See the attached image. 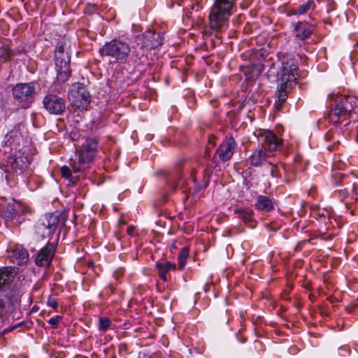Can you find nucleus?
I'll return each mask as SVG.
<instances>
[{"label": "nucleus", "mask_w": 358, "mask_h": 358, "mask_svg": "<svg viewBox=\"0 0 358 358\" xmlns=\"http://www.w3.org/2000/svg\"><path fill=\"white\" fill-rule=\"evenodd\" d=\"M255 206L257 209L264 211H269L273 208V203L270 199L264 196H259L257 198Z\"/></svg>", "instance_id": "nucleus-21"}, {"label": "nucleus", "mask_w": 358, "mask_h": 358, "mask_svg": "<svg viewBox=\"0 0 358 358\" xmlns=\"http://www.w3.org/2000/svg\"><path fill=\"white\" fill-rule=\"evenodd\" d=\"M210 148H206V155L208 156H210V154H209V150H210Z\"/></svg>", "instance_id": "nucleus-35"}, {"label": "nucleus", "mask_w": 358, "mask_h": 358, "mask_svg": "<svg viewBox=\"0 0 358 358\" xmlns=\"http://www.w3.org/2000/svg\"><path fill=\"white\" fill-rule=\"evenodd\" d=\"M69 99L76 108L83 110H87L90 103V95L86 87L82 83L71 85L69 91Z\"/></svg>", "instance_id": "nucleus-8"}, {"label": "nucleus", "mask_w": 358, "mask_h": 358, "mask_svg": "<svg viewBox=\"0 0 358 358\" xmlns=\"http://www.w3.org/2000/svg\"><path fill=\"white\" fill-rule=\"evenodd\" d=\"M164 41V36L162 33H157L154 31L148 30L141 35L136 37V42L139 46L140 50H134L133 55L139 59L145 55L144 48L153 49L160 46Z\"/></svg>", "instance_id": "nucleus-6"}, {"label": "nucleus", "mask_w": 358, "mask_h": 358, "mask_svg": "<svg viewBox=\"0 0 358 358\" xmlns=\"http://www.w3.org/2000/svg\"><path fill=\"white\" fill-rule=\"evenodd\" d=\"M236 146V141L234 138H229L224 141L216 150V155L220 160L226 162L229 160L233 154Z\"/></svg>", "instance_id": "nucleus-14"}, {"label": "nucleus", "mask_w": 358, "mask_h": 358, "mask_svg": "<svg viewBox=\"0 0 358 358\" xmlns=\"http://www.w3.org/2000/svg\"><path fill=\"white\" fill-rule=\"evenodd\" d=\"M35 93L34 85L32 83H19L13 89V95L14 98L23 103L24 106H28V104L33 100Z\"/></svg>", "instance_id": "nucleus-11"}, {"label": "nucleus", "mask_w": 358, "mask_h": 358, "mask_svg": "<svg viewBox=\"0 0 358 358\" xmlns=\"http://www.w3.org/2000/svg\"><path fill=\"white\" fill-rule=\"evenodd\" d=\"M12 258L17 264H22L28 260L29 255L26 250L17 247L12 250Z\"/></svg>", "instance_id": "nucleus-19"}, {"label": "nucleus", "mask_w": 358, "mask_h": 358, "mask_svg": "<svg viewBox=\"0 0 358 358\" xmlns=\"http://www.w3.org/2000/svg\"><path fill=\"white\" fill-rule=\"evenodd\" d=\"M327 137L328 138H330V135H329V134H327Z\"/></svg>", "instance_id": "nucleus-37"}, {"label": "nucleus", "mask_w": 358, "mask_h": 358, "mask_svg": "<svg viewBox=\"0 0 358 358\" xmlns=\"http://www.w3.org/2000/svg\"><path fill=\"white\" fill-rule=\"evenodd\" d=\"M355 100L353 98L345 96H336L334 100V106L329 112V121L336 124L338 117L350 114L354 110Z\"/></svg>", "instance_id": "nucleus-10"}, {"label": "nucleus", "mask_w": 358, "mask_h": 358, "mask_svg": "<svg viewBox=\"0 0 358 358\" xmlns=\"http://www.w3.org/2000/svg\"><path fill=\"white\" fill-rule=\"evenodd\" d=\"M57 79L64 83L71 75L69 46L64 42H60L55 50V55Z\"/></svg>", "instance_id": "nucleus-4"}, {"label": "nucleus", "mask_w": 358, "mask_h": 358, "mask_svg": "<svg viewBox=\"0 0 358 358\" xmlns=\"http://www.w3.org/2000/svg\"><path fill=\"white\" fill-rule=\"evenodd\" d=\"M64 222L63 215L59 211L42 215L36 224V232L43 238L52 236L60 222Z\"/></svg>", "instance_id": "nucleus-5"}, {"label": "nucleus", "mask_w": 358, "mask_h": 358, "mask_svg": "<svg viewBox=\"0 0 358 358\" xmlns=\"http://www.w3.org/2000/svg\"><path fill=\"white\" fill-rule=\"evenodd\" d=\"M8 162L10 164L13 170H16L17 169H23L24 168L27 167V164H29L27 157L24 156H18L15 157H11Z\"/></svg>", "instance_id": "nucleus-20"}, {"label": "nucleus", "mask_w": 358, "mask_h": 358, "mask_svg": "<svg viewBox=\"0 0 358 358\" xmlns=\"http://www.w3.org/2000/svg\"><path fill=\"white\" fill-rule=\"evenodd\" d=\"M209 143H212V144H213V145H214L213 138H210V139H209Z\"/></svg>", "instance_id": "nucleus-36"}, {"label": "nucleus", "mask_w": 358, "mask_h": 358, "mask_svg": "<svg viewBox=\"0 0 358 358\" xmlns=\"http://www.w3.org/2000/svg\"><path fill=\"white\" fill-rule=\"evenodd\" d=\"M47 304L50 307L56 309L57 307V301L54 296H50L48 299Z\"/></svg>", "instance_id": "nucleus-31"}, {"label": "nucleus", "mask_w": 358, "mask_h": 358, "mask_svg": "<svg viewBox=\"0 0 358 358\" xmlns=\"http://www.w3.org/2000/svg\"><path fill=\"white\" fill-rule=\"evenodd\" d=\"M13 305V298L9 293L3 296H0V314L4 310L10 309Z\"/></svg>", "instance_id": "nucleus-22"}, {"label": "nucleus", "mask_w": 358, "mask_h": 358, "mask_svg": "<svg viewBox=\"0 0 358 358\" xmlns=\"http://www.w3.org/2000/svg\"><path fill=\"white\" fill-rule=\"evenodd\" d=\"M296 36L301 40H305L313 32L311 26L307 22H297L294 24Z\"/></svg>", "instance_id": "nucleus-17"}, {"label": "nucleus", "mask_w": 358, "mask_h": 358, "mask_svg": "<svg viewBox=\"0 0 358 358\" xmlns=\"http://www.w3.org/2000/svg\"><path fill=\"white\" fill-rule=\"evenodd\" d=\"M98 142L94 138H87L77 150L75 159H71L70 165L74 172L83 171L89 168L97 154Z\"/></svg>", "instance_id": "nucleus-3"}, {"label": "nucleus", "mask_w": 358, "mask_h": 358, "mask_svg": "<svg viewBox=\"0 0 358 358\" xmlns=\"http://www.w3.org/2000/svg\"><path fill=\"white\" fill-rule=\"evenodd\" d=\"M271 166V176L273 178H279V171L278 168L273 165L272 163L270 164Z\"/></svg>", "instance_id": "nucleus-32"}, {"label": "nucleus", "mask_w": 358, "mask_h": 358, "mask_svg": "<svg viewBox=\"0 0 358 358\" xmlns=\"http://www.w3.org/2000/svg\"><path fill=\"white\" fill-rule=\"evenodd\" d=\"M24 213L23 206L19 203H13L6 206L4 215L8 219H16L17 222H21L24 220L22 217Z\"/></svg>", "instance_id": "nucleus-15"}, {"label": "nucleus", "mask_w": 358, "mask_h": 358, "mask_svg": "<svg viewBox=\"0 0 358 358\" xmlns=\"http://www.w3.org/2000/svg\"><path fill=\"white\" fill-rule=\"evenodd\" d=\"M134 229H135V227L134 226H129L127 228V234L129 235L134 236Z\"/></svg>", "instance_id": "nucleus-34"}, {"label": "nucleus", "mask_w": 358, "mask_h": 358, "mask_svg": "<svg viewBox=\"0 0 358 358\" xmlns=\"http://www.w3.org/2000/svg\"><path fill=\"white\" fill-rule=\"evenodd\" d=\"M235 213L238 214V217L243 220L245 223H249L252 221V213L245 209H237Z\"/></svg>", "instance_id": "nucleus-26"}, {"label": "nucleus", "mask_w": 358, "mask_h": 358, "mask_svg": "<svg viewBox=\"0 0 358 358\" xmlns=\"http://www.w3.org/2000/svg\"><path fill=\"white\" fill-rule=\"evenodd\" d=\"M298 66L293 59L283 62L280 71L278 73V87L280 90L285 88L291 89L292 84L296 80V71Z\"/></svg>", "instance_id": "nucleus-7"}, {"label": "nucleus", "mask_w": 358, "mask_h": 358, "mask_svg": "<svg viewBox=\"0 0 358 358\" xmlns=\"http://www.w3.org/2000/svg\"><path fill=\"white\" fill-rule=\"evenodd\" d=\"M290 91V89L285 88L284 90H280V87H278V99L275 102V108L277 110H280L282 105L286 101L287 95Z\"/></svg>", "instance_id": "nucleus-23"}, {"label": "nucleus", "mask_w": 358, "mask_h": 358, "mask_svg": "<svg viewBox=\"0 0 358 358\" xmlns=\"http://www.w3.org/2000/svg\"><path fill=\"white\" fill-rule=\"evenodd\" d=\"M314 3L313 1H308L306 3L299 6V7L293 10V13L295 15H303L306 13L313 6Z\"/></svg>", "instance_id": "nucleus-27"}, {"label": "nucleus", "mask_w": 358, "mask_h": 358, "mask_svg": "<svg viewBox=\"0 0 358 358\" xmlns=\"http://www.w3.org/2000/svg\"><path fill=\"white\" fill-rule=\"evenodd\" d=\"M43 105L49 113L55 115H61L66 109L64 100L55 94L47 95L43 99Z\"/></svg>", "instance_id": "nucleus-12"}, {"label": "nucleus", "mask_w": 358, "mask_h": 358, "mask_svg": "<svg viewBox=\"0 0 358 358\" xmlns=\"http://www.w3.org/2000/svg\"><path fill=\"white\" fill-rule=\"evenodd\" d=\"M131 52V48L125 42L112 40L106 43L100 50L101 56L110 57L115 60H122L127 58Z\"/></svg>", "instance_id": "nucleus-9"}, {"label": "nucleus", "mask_w": 358, "mask_h": 358, "mask_svg": "<svg viewBox=\"0 0 358 358\" xmlns=\"http://www.w3.org/2000/svg\"><path fill=\"white\" fill-rule=\"evenodd\" d=\"M155 267L158 271L159 276L164 280L167 281L168 276L167 273L171 270H175L176 268V264L171 263L170 262H157Z\"/></svg>", "instance_id": "nucleus-18"}, {"label": "nucleus", "mask_w": 358, "mask_h": 358, "mask_svg": "<svg viewBox=\"0 0 358 358\" xmlns=\"http://www.w3.org/2000/svg\"><path fill=\"white\" fill-rule=\"evenodd\" d=\"M262 148L255 150L250 157L249 162L254 166H259L266 162L269 153L275 151L281 145L277 136L271 131H264L258 136Z\"/></svg>", "instance_id": "nucleus-2"}, {"label": "nucleus", "mask_w": 358, "mask_h": 358, "mask_svg": "<svg viewBox=\"0 0 358 358\" xmlns=\"http://www.w3.org/2000/svg\"><path fill=\"white\" fill-rule=\"evenodd\" d=\"M110 320L107 317L99 318V329L103 331H106L110 326Z\"/></svg>", "instance_id": "nucleus-29"}, {"label": "nucleus", "mask_w": 358, "mask_h": 358, "mask_svg": "<svg viewBox=\"0 0 358 358\" xmlns=\"http://www.w3.org/2000/svg\"><path fill=\"white\" fill-rule=\"evenodd\" d=\"M13 55V52L7 46L0 48V62H5Z\"/></svg>", "instance_id": "nucleus-28"}, {"label": "nucleus", "mask_w": 358, "mask_h": 358, "mask_svg": "<svg viewBox=\"0 0 358 358\" xmlns=\"http://www.w3.org/2000/svg\"><path fill=\"white\" fill-rule=\"evenodd\" d=\"M62 319V317L59 316V315H57L55 317H52L50 318L49 320H48V323L52 326L54 328H55L59 322L60 321V320Z\"/></svg>", "instance_id": "nucleus-33"}, {"label": "nucleus", "mask_w": 358, "mask_h": 358, "mask_svg": "<svg viewBox=\"0 0 358 358\" xmlns=\"http://www.w3.org/2000/svg\"><path fill=\"white\" fill-rule=\"evenodd\" d=\"M236 0H215L209 15V27L216 33L226 27Z\"/></svg>", "instance_id": "nucleus-1"}, {"label": "nucleus", "mask_w": 358, "mask_h": 358, "mask_svg": "<svg viewBox=\"0 0 358 358\" xmlns=\"http://www.w3.org/2000/svg\"><path fill=\"white\" fill-rule=\"evenodd\" d=\"M55 247L52 243H48L37 254L35 262L39 266H48L52 259Z\"/></svg>", "instance_id": "nucleus-13"}, {"label": "nucleus", "mask_w": 358, "mask_h": 358, "mask_svg": "<svg viewBox=\"0 0 358 358\" xmlns=\"http://www.w3.org/2000/svg\"><path fill=\"white\" fill-rule=\"evenodd\" d=\"M188 249L187 248H183L180 254L178 255V268L180 270H182L186 264V259L188 257Z\"/></svg>", "instance_id": "nucleus-25"}, {"label": "nucleus", "mask_w": 358, "mask_h": 358, "mask_svg": "<svg viewBox=\"0 0 358 358\" xmlns=\"http://www.w3.org/2000/svg\"><path fill=\"white\" fill-rule=\"evenodd\" d=\"M15 275V268L10 266L0 268V292L10 283Z\"/></svg>", "instance_id": "nucleus-16"}, {"label": "nucleus", "mask_w": 358, "mask_h": 358, "mask_svg": "<svg viewBox=\"0 0 358 358\" xmlns=\"http://www.w3.org/2000/svg\"><path fill=\"white\" fill-rule=\"evenodd\" d=\"M61 173L62 177L69 179L71 176V171L69 167L67 166H63L61 168Z\"/></svg>", "instance_id": "nucleus-30"}, {"label": "nucleus", "mask_w": 358, "mask_h": 358, "mask_svg": "<svg viewBox=\"0 0 358 358\" xmlns=\"http://www.w3.org/2000/svg\"><path fill=\"white\" fill-rule=\"evenodd\" d=\"M185 180L180 178L173 177L169 179V185L172 188L173 191L178 189H183L185 186Z\"/></svg>", "instance_id": "nucleus-24"}]
</instances>
